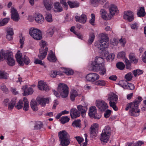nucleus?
I'll use <instances>...</instances> for the list:
<instances>
[{
	"label": "nucleus",
	"instance_id": "obj_1",
	"mask_svg": "<svg viewBox=\"0 0 146 146\" xmlns=\"http://www.w3.org/2000/svg\"><path fill=\"white\" fill-rule=\"evenodd\" d=\"M141 97L139 96L137 100H135L134 102L127 104L125 110L127 111L130 109L129 113L131 115L137 116L139 115L140 111L138 106L141 101Z\"/></svg>",
	"mask_w": 146,
	"mask_h": 146
},
{
	"label": "nucleus",
	"instance_id": "obj_2",
	"mask_svg": "<svg viewBox=\"0 0 146 146\" xmlns=\"http://www.w3.org/2000/svg\"><path fill=\"white\" fill-rule=\"evenodd\" d=\"M104 60L101 57H96L95 60L91 64L92 70L93 71H100V73L102 75L106 74V70L104 66Z\"/></svg>",
	"mask_w": 146,
	"mask_h": 146
},
{
	"label": "nucleus",
	"instance_id": "obj_3",
	"mask_svg": "<svg viewBox=\"0 0 146 146\" xmlns=\"http://www.w3.org/2000/svg\"><path fill=\"white\" fill-rule=\"evenodd\" d=\"M108 40L109 38L107 35L103 34L101 36V39L95 42L94 46L100 50H103L109 46Z\"/></svg>",
	"mask_w": 146,
	"mask_h": 146
},
{
	"label": "nucleus",
	"instance_id": "obj_4",
	"mask_svg": "<svg viewBox=\"0 0 146 146\" xmlns=\"http://www.w3.org/2000/svg\"><path fill=\"white\" fill-rule=\"evenodd\" d=\"M36 100L37 101L32 100L30 103L31 108L34 111H36L38 110L37 107L38 104L42 106H44L46 103H48L49 102L48 99L43 98H37Z\"/></svg>",
	"mask_w": 146,
	"mask_h": 146
},
{
	"label": "nucleus",
	"instance_id": "obj_5",
	"mask_svg": "<svg viewBox=\"0 0 146 146\" xmlns=\"http://www.w3.org/2000/svg\"><path fill=\"white\" fill-rule=\"evenodd\" d=\"M60 144L62 146H67L70 142V138L68 134L65 130H63L58 133Z\"/></svg>",
	"mask_w": 146,
	"mask_h": 146
},
{
	"label": "nucleus",
	"instance_id": "obj_6",
	"mask_svg": "<svg viewBox=\"0 0 146 146\" xmlns=\"http://www.w3.org/2000/svg\"><path fill=\"white\" fill-rule=\"evenodd\" d=\"M40 45L41 46V48L39 49L40 54L38 56L40 59L43 60L45 57L48 49L47 47V44L46 42L42 40L40 41Z\"/></svg>",
	"mask_w": 146,
	"mask_h": 146
},
{
	"label": "nucleus",
	"instance_id": "obj_7",
	"mask_svg": "<svg viewBox=\"0 0 146 146\" xmlns=\"http://www.w3.org/2000/svg\"><path fill=\"white\" fill-rule=\"evenodd\" d=\"M58 91L62 98H66L68 96V88L65 84L59 83L58 88Z\"/></svg>",
	"mask_w": 146,
	"mask_h": 146
},
{
	"label": "nucleus",
	"instance_id": "obj_8",
	"mask_svg": "<svg viewBox=\"0 0 146 146\" xmlns=\"http://www.w3.org/2000/svg\"><path fill=\"white\" fill-rule=\"evenodd\" d=\"M110 129L109 126H106L102 131L100 138L101 141L107 143L108 141L110 134Z\"/></svg>",
	"mask_w": 146,
	"mask_h": 146
},
{
	"label": "nucleus",
	"instance_id": "obj_9",
	"mask_svg": "<svg viewBox=\"0 0 146 146\" xmlns=\"http://www.w3.org/2000/svg\"><path fill=\"white\" fill-rule=\"evenodd\" d=\"M30 35L35 39L37 40H41L42 35L40 30L36 28H31L29 31Z\"/></svg>",
	"mask_w": 146,
	"mask_h": 146
},
{
	"label": "nucleus",
	"instance_id": "obj_10",
	"mask_svg": "<svg viewBox=\"0 0 146 146\" xmlns=\"http://www.w3.org/2000/svg\"><path fill=\"white\" fill-rule=\"evenodd\" d=\"M9 102L8 99H5L3 102V104L5 106H8V109L12 110L14 107L16 102V99L15 98H14L12 99L11 101Z\"/></svg>",
	"mask_w": 146,
	"mask_h": 146
},
{
	"label": "nucleus",
	"instance_id": "obj_11",
	"mask_svg": "<svg viewBox=\"0 0 146 146\" xmlns=\"http://www.w3.org/2000/svg\"><path fill=\"white\" fill-rule=\"evenodd\" d=\"M96 104L100 110L101 111H104L108 108V106L104 101L101 100L96 101Z\"/></svg>",
	"mask_w": 146,
	"mask_h": 146
},
{
	"label": "nucleus",
	"instance_id": "obj_12",
	"mask_svg": "<svg viewBox=\"0 0 146 146\" xmlns=\"http://www.w3.org/2000/svg\"><path fill=\"white\" fill-rule=\"evenodd\" d=\"M6 62L9 66H12L15 64V61L12 53L8 52L6 55Z\"/></svg>",
	"mask_w": 146,
	"mask_h": 146
},
{
	"label": "nucleus",
	"instance_id": "obj_13",
	"mask_svg": "<svg viewBox=\"0 0 146 146\" xmlns=\"http://www.w3.org/2000/svg\"><path fill=\"white\" fill-rule=\"evenodd\" d=\"M123 18L129 22H131L134 19V13L131 11H125L124 12Z\"/></svg>",
	"mask_w": 146,
	"mask_h": 146
},
{
	"label": "nucleus",
	"instance_id": "obj_14",
	"mask_svg": "<svg viewBox=\"0 0 146 146\" xmlns=\"http://www.w3.org/2000/svg\"><path fill=\"white\" fill-rule=\"evenodd\" d=\"M99 76L95 73H90L88 74L86 77V80L89 81L94 82L98 79Z\"/></svg>",
	"mask_w": 146,
	"mask_h": 146
},
{
	"label": "nucleus",
	"instance_id": "obj_15",
	"mask_svg": "<svg viewBox=\"0 0 146 146\" xmlns=\"http://www.w3.org/2000/svg\"><path fill=\"white\" fill-rule=\"evenodd\" d=\"M11 11V19L14 21H18L19 20L20 17L17 10L14 8L12 7Z\"/></svg>",
	"mask_w": 146,
	"mask_h": 146
},
{
	"label": "nucleus",
	"instance_id": "obj_16",
	"mask_svg": "<svg viewBox=\"0 0 146 146\" xmlns=\"http://www.w3.org/2000/svg\"><path fill=\"white\" fill-rule=\"evenodd\" d=\"M90 133L92 136H96L98 129V125L97 123L93 124L90 127Z\"/></svg>",
	"mask_w": 146,
	"mask_h": 146
},
{
	"label": "nucleus",
	"instance_id": "obj_17",
	"mask_svg": "<svg viewBox=\"0 0 146 146\" xmlns=\"http://www.w3.org/2000/svg\"><path fill=\"white\" fill-rule=\"evenodd\" d=\"M110 15V18H112V17L115 14L118 13V10L117 7L114 5L112 4L110 5L109 7Z\"/></svg>",
	"mask_w": 146,
	"mask_h": 146
},
{
	"label": "nucleus",
	"instance_id": "obj_18",
	"mask_svg": "<svg viewBox=\"0 0 146 146\" xmlns=\"http://www.w3.org/2000/svg\"><path fill=\"white\" fill-rule=\"evenodd\" d=\"M38 86L39 90H44L45 91H47L49 90V86L46 83L42 81L38 82Z\"/></svg>",
	"mask_w": 146,
	"mask_h": 146
},
{
	"label": "nucleus",
	"instance_id": "obj_19",
	"mask_svg": "<svg viewBox=\"0 0 146 146\" xmlns=\"http://www.w3.org/2000/svg\"><path fill=\"white\" fill-rule=\"evenodd\" d=\"M22 55L20 51H18L15 55L16 60L20 66H23L24 65Z\"/></svg>",
	"mask_w": 146,
	"mask_h": 146
},
{
	"label": "nucleus",
	"instance_id": "obj_20",
	"mask_svg": "<svg viewBox=\"0 0 146 146\" xmlns=\"http://www.w3.org/2000/svg\"><path fill=\"white\" fill-rule=\"evenodd\" d=\"M70 114L71 118H73L79 117L80 113L76 108H73L70 111Z\"/></svg>",
	"mask_w": 146,
	"mask_h": 146
},
{
	"label": "nucleus",
	"instance_id": "obj_21",
	"mask_svg": "<svg viewBox=\"0 0 146 146\" xmlns=\"http://www.w3.org/2000/svg\"><path fill=\"white\" fill-rule=\"evenodd\" d=\"M47 59L51 62H54L57 60V58L52 50L49 51V54L48 55Z\"/></svg>",
	"mask_w": 146,
	"mask_h": 146
},
{
	"label": "nucleus",
	"instance_id": "obj_22",
	"mask_svg": "<svg viewBox=\"0 0 146 146\" xmlns=\"http://www.w3.org/2000/svg\"><path fill=\"white\" fill-rule=\"evenodd\" d=\"M103 56L106 58L107 60L108 61H112L113 60L115 57V55L113 54H109L108 51L104 52Z\"/></svg>",
	"mask_w": 146,
	"mask_h": 146
},
{
	"label": "nucleus",
	"instance_id": "obj_23",
	"mask_svg": "<svg viewBox=\"0 0 146 146\" xmlns=\"http://www.w3.org/2000/svg\"><path fill=\"white\" fill-rule=\"evenodd\" d=\"M87 104H85L83 106L78 105L77 106V108L78 111L80 112L81 114L85 113L88 110L87 107Z\"/></svg>",
	"mask_w": 146,
	"mask_h": 146
},
{
	"label": "nucleus",
	"instance_id": "obj_24",
	"mask_svg": "<svg viewBox=\"0 0 146 146\" xmlns=\"http://www.w3.org/2000/svg\"><path fill=\"white\" fill-rule=\"evenodd\" d=\"M53 10L55 12H60L63 11V9L59 2H56L54 4Z\"/></svg>",
	"mask_w": 146,
	"mask_h": 146
},
{
	"label": "nucleus",
	"instance_id": "obj_25",
	"mask_svg": "<svg viewBox=\"0 0 146 146\" xmlns=\"http://www.w3.org/2000/svg\"><path fill=\"white\" fill-rule=\"evenodd\" d=\"M75 18L76 21L81 23H84L86 22V17L84 14H82L80 17L76 16Z\"/></svg>",
	"mask_w": 146,
	"mask_h": 146
},
{
	"label": "nucleus",
	"instance_id": "obj_26",
	"mask_svg": "<svg viewBox=\"0 0 146 146\" xmlns=\"http://www.w3.org/2000/svg\"><path fill=\"white\" fill-rule=\"evenodd\" d=\"M35 20L38 23H42L44 21V19L43 16L40 13H37L35 16Z\"/></svg>",
	"mask_w": 146,
	"mask_h": 146
},
{
	"label": "nucleus",
	"instance_id": "obj_27",
	"mask_svg": "<svg viewBox=\"0 0 146 146\" xmlns=\"http://www.w3.org/2000/svg\"><path fill=\"white\" fill-rule=\"evenodd\" d=\"M118 99L117 95L113 93H111L108 95V100L110 102H117Z\"/></svg>",
	"mask_w": 146,
	"mask_h": 146
},
{
	"label": "nucleus",
	"instance_id": "obj_28",
	"mask_svg": "<svg viewBox=\"0 0 146 146\" xmlns=\"http://www.w3.org/2000/svg\"><path fill=\"white\" fill-rule=\"evenodd\" d=\"M70 7L71 8H77L79 6L80 3L76 1H68L67 2Z\"/></svg>",
	"mask_w": 146,
	"mask_h": 146
},
{
	"label": "nucleus",
	"instance_id": "obj_29",
	"mask_svg": "<svg viewBox=\"0 0 146 146\" xmlns=\"http://www.w3.org/2000/svg\"><path fill=\"white\" fill-rule=\"evenodd\" d=\"M145 14L144 7H140L137 13L138 16L140 17H143L145 15Z\"/></svg>",
	"mask_w": 146,
	"mask_h": 146
},
{
	"label": "nucleus",
	"instance_id": "obj_30",
	"mask_svg": "<svg viewBox=\"0 0 146 146\" xmlns=\"http://www.w3.org/2000/svg\"><path fill=\"white\" fill-rule=\"evenodd\" d=\"M78 95L77 92L75 90H72L70 93V98L72 101L75 100V98Z\"/></svg>",
	"mask_w": 146,
	"mask_h": 146
},
{
	"label": "nucleus",
	"instance_id": "obj_31",
	"mask_svg": "<svg viewBox=\"0 0 146 146\" xmlns=\"http://www.w3.org/2000/svg\"><path fill=\"white\" fill-rule=\"evenodd\" d=\"M89 111L88 113L89 116L91 117L96 113V109L95 106H92L89 108Z\"/></svg>",
	"mask_w": 146,
	"mask_h": 146
},
{
	"label": "nucleus",
	"instance_id": "obj_32",
	"mask_svg": "<svg viewBox=\"0 0 146 146\" xmlns=\"http://www.w3.org/2000/svg\"><path fill=\"white\" fill-rule=\"evenodd\" d=\"M24 105L23 109L25 111L28 110L29 107V102L27 98L24 97L23 98Z\"/></svg>",
	"mask_w": 146,
	"mask_h": 146
},
{
	"label": "nucleus",
	"instance_id": "obj_33",
	"mask_svg": "<svg viewBox=\"0 0 146 146\" xmlns=\"http://www.w3.org/2000/svg\"><path fill=\"white\" fill-rule=\"evenodd\" d=\"M44 5L46 9L48 10H50L52 9V4L49 3L48 0H43Z\"/></svg>",
	"mask_w": 146,
	"mask_h": 146
},
{
	"label": "nucleus",
	"instance_id": "obj_34",
	"mask_svg": "<svg viewBox=\"0 0 146 146\" xmlns=\"http://www.w3.org/2000/svg\"><path fill=\"white\" fill-rule=\"evenodd\" d=\"M95 38L94 34L93 33H91L89 35V39L88 41V44H91L93 42Z\"/></svg>",
	"mask_w": 146,
	"mask_h": 146
},
{
	"label": "nucleus",
	"instance_id": "obj_35",
	"mask_svg": "<svg viewBox=\"0 0 146 146\" xmlns=\"http://www.w3.org/2000/svg\"><path fill=\"white\" fill-rule=\"evenodd\" d=\"M130 60L134 63L136 64L138 62L137 59L135 58L134 53H131L129 55Z\"/></svg>",
	"mask_w": 146,
	"mask_h": 146
},
{
	"label": "nucleus",
	"instance_id": "obj_36",
	"mask_svg": "<svg viewBox=\"0 0 146 146\" xmlns=\"http://www.w3.org/2000/svg\"><path fill=\"white\" fill-rule=\"evenodd\" d=\"M81 121L80 119L74 121L72 124V125L74 127H81Z\"/></svg>",
	"mask_w": 146,
	"mask_h": 146
},
{
	"label": "nucleus",
	"instance_id": "obj_37",
	"mask_svg": "<svg viewBox=\"0 0 146 146\" xmlns=\"http://www.w3.org/2000/svg\"><path fill=\"white\" fill-rule=\"evenodd\" d=\"M126 80H122L119 81L118 84L123 87V88L125 89L128 82Z\"/></svg>",
	"mask_w": 146,
	"mask_h": 146
},
{
	"label": "nucleus",
	"instance_id": "obj_38",
	"mask_svg": "<svg viewBox=\"0 0 146 146\" xmlns=\"http://www.w3.org/2000/svg\"><path fill=\"white\" fill-rule=\"evenodd\" d=\"M117 102L110 101L109 102V104L111 107H112L113 109L115 111H117L118 110L117 107L116 105Z\"/></svg>",
	"mask_w": 146,
	"mask_h": 146
},
{
	"label": "nucleus",
	"instance_id": "obj_39",
	"mask_svg": "<svg viewBox=\"0 0 146 146\" xmlns=\"http://www.w3.org/2000/svg\"><path fill=\"white\" fill-rule=\"evenodd\" d=\"M33 92V91L32 88H29L27 89L26 91H25V93H23V96H27L30 94H31Z\"/></svg>",
	"mask_w": 146,
	"mask_h": 146
},
{
	"label": "nucleus",
	"instance_id": "obj_40",
	"mask_svg": "<svg viewBox=\"0 0 146 146\" xmlns=\"http://www.w3.org/2000/svg\"><path fill=\"white\" fill-rule=\"evenodd\" d=\"M117 68L120 70H123L125 67V65L121 62H119L116 64Z\"/></svg>",
	"mask_w": 146,
	"mask_h": 146
},
{
	"label": "nucleus",
	"instance_id": "obj_41",
	"mask_svg": "<svg viewBox=\"0 0 146 146\" xmlns=\"http://www.w3.org/2000/svg\"><path fill=\"white\" fill-rule=\"evenodd\" d=\"M0 88L4 93L7 94L9 92L8 89L4 84H2L1 85Z\"/></svg>",
	"mask_w": 146,
	"mask_h": 146
},
{
	"label": "nucleus",
	"instance_id": "obj_42",
	"mask_svg": "<svg viewBox=\"0 0 146 146\" xmlns=\"http://www.w3.org/2000/svg\"><path fill=\"white\" fill-rule=\"evenodd\" d=\"M133 77L132 73L131 72L127 73L125 76V78L127 81H130L132 79Z\"/></svg>",
	"mask_w": 146,
	"mask_h": 146
},
{
	"label": "nucleus",
	"instance_id": "obj_43",
	"mask_svg": "<svg viewBox=\"0 0 146 146\" xmlns=\"http://www.w3.org/2000/svg\"><path fill=\"white\" fill-rule=\"evenodd\" d=\"M101 14L102 18L105 20L108 19L107 16V13L106 11L104 9H101L100 11Z\"/></svg>",
	"mask_w": 146,
	"mask_h": 146
},
{
	"label": "nucleus",
	"instance_id": "obj_44",
	"mask_svg": "<svg viewBox=\"0 0 146 146\" xmlns=\"http://www.w3.org/2000/svg\"><path fill=\"white\" fill-rule=\"evenodd\" d=\"M64 72L67 75L72 74L74 73L73 70L70 68H63Z\"/></svg>",
	"mask_w": 146,
	"mask_h": 146
},
{
	"label": "nucleus",
	"instance_id": "obj_45",
	"mask_svg": "<svg viewBox=\"0 0 146 146\" xmlns=\"http://www.w3.org/2000/svg\"><path fill=\"white\" fill-rule=\"evenodd\" d=\"M9 52L6 53L4 52L3 50H1L0 52V60H3L4 59L6 58V55Z\"/></svg>",
	"mask_w": 146,
	"mask_h": 146
},
{
	"label": "nucleus",
	"instance_id": "obj_46",
	"mask_svg": "<svg viewBox=\"0 0 146 146\" xmlns=\"http://www.w3.org/2000/svg\"><path fill=\"white\" fill-rule=\"evenodd\" d=\"M70 118L66 116L62 117L60 119L61 123L63 124L68 122Z\"/></svg>",
	"mask_w": 146,
	"mask_h": 146
},
{
	"label": "nucleus",
	"instance_id": "obj_47",
	"mask_svg": "<svg viewBox=\"0 0 146 146\" xmlns=\"http://www.w3.org/2000/svg\"><path fill=\"white\" fill-rule=\"evenodd\" d=\"M45 19L48 22H50L52 21V19L51 14L49 13H46Z\"/></svg>",
	"mask_w": 146,
	"mask_h": 146
},
{
	"label": "nucleus",
	"instance_id": "obj_48",
	"mask_svg": "<svg viewBox=\"0 0 146 146\" xmlns=\"http://www.w3.org/2000/svg\"><path fill=\"white\" fill-rule=\"evenodd\" d=\"M9 18H6L0 21V26H3L6 25L8 22Z\"/></svg>",
	"mask_w": 146,
	"mask_h": 146
},
{
	"label": "nucleus",
	"instance_id": "obj_49",
	"mask_svg": "<svg viewBox=\"0 0 146 146\" xmlns=\"http://www.w3.org/2000/svg\"><path fill=\"white\" fill-rule=\"evenodd\" d=\"M96 85L99 86H104L106 84V82L103 80H100L95 82Z\"/></svg>",
	"mask_w": 146,
	"mask_h": 146
},
{
	"label": "nucleus",
	"instance_id": "obj_50",
	"mask_svg": "<svg viewBox=\"0 0 146 146\" xmlns=\"http://www.w3.org/2000/svg\"><path fill=\"white\" fill-rule=\"evenodd\" d=\"M133 73L135 77L143 73L142 71L139 69H137L133 71Z\"/></svg>",
	"mask_w": 146,
	"mask_h": 146
},
{
	"label": "nucleus",
	"instance_id": "obj_51",
	"mask_svg": "<svg viewBox=\"0 0 146 146\" xmlns=\"http://www.w3.org/2000/svg\"><path fill=\"white\" fill-rule=\"evenodd\" d=\"M23 103L22 100H20L17 103V104L15 106V107L18 109L19 110L21 109L23 107Z\"/></svg>",
	"mask_w": 146,
	"mask_h": 146
},
{
	"label": "nucleus",
	"instance_id": "obj_52",
	"mask_svg": "<svg viewBox=\"0 0 146 146\" xmlns=\"http://www.w3.org/2000/svg\"><path fill=\"white\" fill-rule=\"evenodd\" d=\"M90 2L91 5L95 7L98 6L99 3L98 0H90Z\"/></svg>",
	"mask_w": 146,
	"mask_h": 146
},
{
	"label": "nucleus",
	"instance_id": "obj_53",
	"mask_svg": "<svg viewBox=\"0 0 146 146\" xmlns=\"http://www.w3.org/2000/svg\"><path fill=\"white\" fill-rule=\"evenodd\" d=\"M42 124L40 121L37 122L34 126V129H40L42 126Z\"/></svg>",
	"mask_w": 146,
	"mask_h": 146
},
{
	"label": "nucleus",
	"instance_id": "obj_54",
	"mask_svg": "<svg viewBox=\"0 0 146 146\" xmlns=\"http://www.w3.org/2000/svg\"><path fill=\"white\" fill-rule=\"evenodd\" d=\"M125 52L123 51H121L118 53L117 55V57L119 58H124L125 59L126 58H125Z\"/></svg>",
	"mask_w": 146,
	"mask_h": 146
},
{
	"label": "nucleus",
	"instance_id": "obj_55",
	"mask_svg": "<svg viewBox=\"0 0 146 146\" xmlns=\"http://www.w3.org/2000/svg\"><path fill=\"white\" fill-rule=\"evenodd\" d=\"M0 73H1V74H0V76L2 77V78H0V79H7L8 76V74L6 72L3 71H0Z\"/></svg>",
	"mask_w": 146,
	"mask_h": 146
},
{
	"label": "nucleus",
	"instance_id": "obj_56",
	"mask_svg": "<svg viewBox=\"0 0 146 146\" xmlns=\"http://www.w3.org/2000/svg\"><path fill=\"white\" fill-rule=\"evenodd\" d=\"M125 63L127 69H131V63H130L129 60L127 58H125Z\"/></svg>",
	"mask_w": 146,
	"mask_h": 146
},
{
	"label": "nucleus",
	"instance_id": "obj_57",
	"mask_svg": "<svg viewBox=\"0 0 146 146\" xmlns=\"http://www.w3.org/2000/svg\"><path fill=\"white\" fill-rule=\"evenodd\" d=\"M23 62L26 65H28L30 62V60L29 58L26 55L24 56Z\"/></svg>",
	"mask_w": 146,
	"mask_h": 146
},
{
	"label": "nucleus",
	"instance_id": "obj_58",
	"mask_svg": "<svg viewBox=\"0 0 146 146\" xmlns=\"http://www.w3.org/2000/svg\"><path fill=\"white\" fill-rule=\"evenodd\" d=\"M134 88L135 86L133 84L128 83L125 89L132 90L134 89Z\"/></svg>",
	"mask_w": 146,
	"mask_h": 146
},
{
	"label": "nucleus",
	"instance_id": "obj_59",
	"mask_svg": "<svg viewBox=\"0 0 146 146\" xmlns=\"http://www.w3.org/2000/svg\"><path fill=\"white\" fill-rule=\"evenodd\" d=\"M60 3L62 5V6L64 7L66 10L68 9V5L66 2V0H60Z\"/></svg>",
	"mask_w": 146,
	"mask_h": 146
},
{
	"label": "nucleus",
	"instance_id": "obj_60",
	"mask_svg": "<svg viewBox=\"0 0 146 146\" xmlns=\"http://www.w3.org/2000/svg\"><path fill=\"white\" fill-rule=\"evenodd\" d=\"M91 19L90 21V23L92 25H94V22L95 21V15L94 14L92 13L91 15Z\"/></svg>",
	"mask_w": 146,
	"mask_h": 146
},
{
	"label": "nucleus",
	"instance_id": "obj_61",
	"mask_svg": "<svg viewBox=\"0 0 146 146\" xmlns=\"http://www.w3.org/2000/svg\"><path fill=\"white\" fill-rule=\"evenodd\" d=\"M111 112V111L110 110H107L104 114V117L106 118L110 116Z\"/></svg>",
	"mask_w": 146,
	"mask_h": 146
},
{
	"label": "nucleus",
	"instance_id": "obj_62",
	"mask_svg": "<svg viewBox=\"0 0 146 146\" xmlns=\"http://www.w3.org/2000/svg\"><path fill=\"white\" fill-rule=\"evenodd\" d=\"M46 33L48 35L51 36L54 33L53 29L52 28H50L47 30Z\"/></svg>",
	"mask_w": 146,
	"mask_h": 146
},
{
	"label": "nucleus",
	"instance_id": "obj_63",
	"mask_svg": "<svg viewBox=\"0 0 146 146\" xmlns=\"http://www.w3.org/2000/svg\"><path fill=\"white\" fill-rule=\"evenodd\" d=\"M7 34L13 35L14 33L13 29L9 28L7 30Z\"/></svg>",
	"mask_w": 146,
	"mask_h": 146
},
{
	"label": "nucleus",
	"instance_id": "obj_64",
	"mask_svg": "<svg viewBox=\"0 0 146 146\" xmlns=\"http://www.w3.org/2000/svg\"><path fill=\"white\" fill-rule=\"evenodd\" d=\"M75 138L76 139L79 144H80L84 140V139L80 136H76Z\"/></svg>",
	"mask_w": 146,
	"mask_h": 146
}]
</instances>
